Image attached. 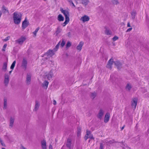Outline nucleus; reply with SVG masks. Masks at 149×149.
<instances>
[{
  "mask_svg": "<svg viewBox=\"0 0 149 149\" xmlns=\"http://www.w3.org/2000/svg\"><path fill=\"white\" fill-rule=\"evenodd\" d=\"M22 14L19 12H15L13 14V18L14 23L17 24H19L21 20Z\"/></svg>",
  "mask_w": 149,
  "mask_h": 149,
  "instance_id": "nucleus-1",
  "label": "nucleus"
},
{
  "mask_svg": "<svg viewBox=\"0 0 149 149\" xmlns=\"http://www.w3.org/2000/svg\"><path fill=\"white\" fill-rule=\"evenodd\" d=\"M138 99L137 97L133 98L131 101V106L132 108L134 110L136 107Z\"/></svg>",
  "mask_w": 149,
  "mask_h": 149,
  "instance_id": "nucleus-2",
  "label": "nucleus"
},
{
  "mask_svg": "<svg viewBox=\"0 0 149 149\" xmlns=\"http://www.w3.org/2000/svg\"><path fill=\"white\" fill-rule=\"evenodd\" d=\"M44 77L45 78H47L49 80H50L54 76L53 71L52 70L49 72H46L45 74Z\"/></svg>",
  "mask_w": 149,
  "mask_h": 149,
  "instance_id": "nucleus-3",
  "label": "nucleus"
},
{
  "mask_svg": "<svg viewBox=\"0 0 149 149\" xmlns=\"http://www.w3.org/2000/svg\"><path fill=\"white\" fill-rule=\"evenodd\" d=\"M10 75L7 74H4L3 83L6 86H7L9 83Z\"/></svg>",
  "mask_w": 149,
  "mask_h": 149,
  "instance_id": "nucleus-4",
  "label": "nucleus"
},
{
  "mask_svg": "<svg viewBox=\"0 0 149 149\" xmlns=\"http://www.w3.org/2000/svg\"><path fill=\"white\" fill-rule=\"evenodd\" d=\"M60 11L64 15L65 19H69V13L68 10H64L62 8H61Z\"/></svg>",
  "mask_w": 149,
  "mask_h": 149,
  "instance_id": "nucleus-5",
  "label": "nucleus"
},
{
  "mask_svg": "<svg viewBox=\"0 0 149 149\" xmlns=\"http://www.w3.org/2000/svg\"><path fill=\"white\" fill-rule=\"evenodd\" d=\"M31 74L28 73L27 74L25 81L26 84L27 85H29L31 84Z\"/></svg>",
  "mask_w": 149,
  "mask_h": 149,
  "instance_id": "nucleus-6",
  "label": "nucleus"
},
{
  "mask_svg": "<svg viewBox=\"0 0 149 149\" xmlns=\"http://www.w3.org/2000/svg\"><path fill=\"white\" fill-rule=\"evenodd\" d=\"M29 24V22L27 21L26 18H25L24 21L22 22V29L24 30L26 28Z\"/></svg>",
  "mask_w": 149,
  "mask_h": 149,
  "instance_id": "nucleus-7",
  "label": "nucleus"
},
{
  "mask_svg": "<svg viewBox=\"0 0 149 149\" xmlns=\"http://www.w3.org/2000/svg\"><path fill=\"white\" fill-rule=\"evenodd\" d=\"M26 39V38L23 36H22L18 39L16 40L15 42L16 43H18L19 45H22Z\"/></svg>",
  "mask_w": 149,
  "mask_h": 149,
  "instance_id": "nucleus-8",
  "label": "nucleus"
},
{
  "mask_svg": "<svg viewBox=\"0 0 149 149\" xmlns=\"http://www.w3.org/2000/svg\"><path fill=\"white\" fill-rule=\"evenodd\" d=\"M102 142L103 143H104L106 144L107 145L109 146H110L111 144L114 143L115 142L114 140H112L108 141L107 139L102 140Z\"/></svg>",
  "mask_w": 149,
  "mask_h": 149,
  "instance_id": "nucleus-9",
  "label": "nucleus"
},
{
  "mask_svg": "<svg viewBox=\"0 0 149 149\" xmlns=\"http://www.w3.org/2000/svg\"><path fill=\"white\" fill-rule=\"evenodd\" d=\"M113 63H114V61L113 59L112 58L110 59L108 61V63L106 66L107 68L111 69Z\"/></svg>",
  "mask_w": 149,
  "mask_h": 149,
  "instance_id": "nucleus-10",
  "label": "nucleus"
},
{
  "mask_svg": "<svg viewBox=\"0 0 149 149\" xmlns=\"http://www.w3.org/2000/svg\"><path fill=\"white\" fill-rule=\"evenodd\" d=\"M15 120L14 117H11L10 118L9 121V128L10 129L12 128L13 126V124Z\"/></svg>",
  "mask_w": 149,
  "mask_h": 149,
  "instance_id": "nucleus-11",
  "label": "nucleus"
},
{
  "mask_svg": "<svg viewBox=\"0 0 149 149\" xmlns=\"http://www.w3.org/2000/svg\"><path fill=\"white\" fill-rule=\"evenodd\" d=\"M27 64V61L25 59L23 58L22 61L21 67L25 70L26 69Z\"/></svg>",
  "mask_w": 149,
  "mask_h": 149,
  "instance_id": "nucleus-12",
  "label": "nucleus"
},
{
  "mask_svg": "<svg viewBox=\"0 0 149 149\" xmlns=\"http://www.w3.org/2000/svg\"><path fill=\"white\" fill-rule=\"evenodd\" d=\"M104 113V111L102 109H100L97 116V118L101 120L102 118Z\"/></svg>",
  "mask_w": 149,
  "mask_h": 149,
  "instance_id": "nucleus-13",
  "label": "nucleus"
},
{
  "mask_svg": "<svg viewBox=\"0 0 149 149\" xmlns=\"http://www.w3.org/2000/svg\"><path fill=\"white\" fill-rule=\"evenodd\" d=\"M114 63L118 69L119 70L122 68V64L119 61H114Z\"/></svg>",
  "mask_w": 149,
  "mask_h": 149,
  "instance_id": "nucleus-14",
  "label": "nucleus"
},
{
  "mask_svg": "<svg viewBox=\"0 0 149 149\" xmlns=\"http://www.w3.org/2000/svg\"><path fill=\"white\" fill-rule=\"evenodd\" d=\"M90 19L89 17L86 15H85L82 17L80 20L83 22H85L88 21Z\"/></svg>",
  "mask_w": 149,
  "mask_h": 149,
  "instance_id": "nucleus-15",
  "label": "nucleus"
},
{
  "mask_svg": "<svg viewBox=\"0 0 149 149\" xmlns=\"http://www.w3.org/2000/svg\"><path fill=\"white\" fill-rule=\"evenodd\" d=\"M42 149H46V143L45 140L43 139L41 141Z\"/></svg>",
  "mask_w": 149,
  "mask_h": 149,
  "instance_id": "nucleus-16",
  "label": "nucleus"
},
{
  "mask_svg": "<svg viewBox=\"0 0 149 149\" xmlns=\"http://www.w3.org/2000/svg\"><path fill=\"white\" fill-rule=\"evenodd\" d=\"M40 106V103L39 101L36 100L35 101V105L34 111H36L39 109Z\"/></svg>",
  "mask_w": 149,
  "mask_h": 149,
  "instance_id": "nucleus-17",
  "label": "nucleus"
},
{
  "mask_svg": "<svg viewBox=\"0 0 149 149\" xmlns=\"http://www.w3.org/2000/svg\"><path fill=\"white\" fill-rule=\"evenodd\" d=\"M55 52L53 50H53H49L46 53V54L47 56H52L54 54Z\"/></svg>",
  "mask_w": 149,
  "mask_h": 149,
  "instance_id": "nucleus-18",
  "label": "nucleus"
},
{
  "mask_svg": "<svg viewBox=\"0 0 149 149\" xmlns=\"http://www.w3.org/2000/svg\"><path fill=\"white\" fill-rule=\"evenodd\" d=\"M110 118V114L109 113H106L104 120V122L105 123H107L109 120Z\"/></svg>",
  "mask_w": 149,
  "mask_h": 149,
  "instance_id": "nucleus-19",
  "label": "nucleus"
},
{
  "mask_svg": "<svg viewBox=\"0 0 149 149\" xmlns=\"http://www.w3.org/2000/svg\"><path fill=\"white\" fill-rule=\"evenodd\" d=\"M72 144V139L70 138H68L67 140L66 146L69 148H70Z\"/></svg>",
  "mask_w": 149,
  "mask_h": 149,
  "instance_id": "nucleus-20",
  "label": "nucleus"
},
{
  "mask_svg": "<svg viewBox=\"0 0 149 149\" xmlns=\"http://www.w3.org/2000/svg\"><path fill=\"white\" fill-rule=\"evenodd\" d=\"M81 3L85 6H86L89 3V0H81Z\"/></svg>",
  "mask_w": 149,
  "mask_h": 149,
  "instance_id": "nucleus-21",
  "label": "nucleus"
},
{
  "mask_svg": "<svg viewBox=\"0 0 149 149\" xmlns=\"http://www.w3.org/2000/svg\"><path fill=\"white\" fill-rule=\"evenodd\" d=\"M83 45L84 42L82 41L80 42L77 47V49L80 51Z\"/></svg>",
  "mask_w": 149,
  "mask_h": 149,
  "instance_id": "nucleus-22",
  "label": "nucleus"
},
{
  "mask_svg": "<svg viewBox=\"0 0 149 149\" xmlns=\"http://www.w3.org/2000/svg\"><path fill=\"white\" fill-rule=\"evenodd\" d=\"M136 12V10H133L131 13V17L132 19H134L135 18Z\"/></svg>",
  "mask_w": 149,
  "mask_h": 149,
  "instance_id": "nucleus-23",
  "label": "nucleus"
},
{
  "mask_svg": "<svg viewBox=\"0 0 149 149\" xmlns=\"http://www.w3.org/2000/svg\"><path fill=\"white\" fill-rule=\"evenodd\" d=\"M87 136H88V138H90L91 139H94V138L93 135L91 134V132L90 131L87 130L86 132Z\"/></svg>",
  "mask_w": 149,
  "mask_h": 149,
  "instance_id": "nucleus-24",
  "label": "nucleus"
},
{
  "mask_svg": "<svg viewBox=\"0 0 149 149\" xmlns=\"http://www.w3.org/2000/svg\"><path fill=\"white\" fill-rule=\"evenodd\" d=\"M132 86L131 84L130 83H127L125 87V89L127 91H130L131 89Z\"/></svg>",
  "mask_w": 149,
  "mask_h": 149,
  "instance_id": "nucleus-25",
  "label": "nucleus"
},
{
  "mask_svg": "<svg viewBox=\"0 0 149 149\" xmlns=\"http://www.w3.org/2000/svg\"><path fill=\"white\" fill-rule=\"evenodd\" d=\"M7 63L5 62L3 63V65L2 70L4 72H6L7 69Z\"/></svg>",
  "mask_w": 149,
  "mask_h": 149,
  "instance_id": "nucleus-26",
  "label": "nucleus"
},
{
  "mask_svg": "<svg viewBox=\"0 0 149 149\" xmlns=\"http://www.w3.org/2000/svg\"><path fill=\"white\" fill-rule=\"evenodd\" d=\"M105 33L107 35H111L112 34L111 31L107 28H105Z\"/></svg>",
  "mask_w": 149,
  "mask_h": 149,
  "instance_id": "nucleus-27",
  "label": "nucleus"
},
{
  "mask_svg": "<svg viewBox=\"0 0 149 149\" xmlns=\"http://www.w3.org/2000/svg\"><path fill=\"white\" fill-rule=\"evenodd\" d=\"M48 84L49 82L45 80L42 84V85L43 87H45L46 88H47L48 87Z\"/></svg>",
  "mask_w": 149,
  "mask_h": 149,
  "instance_id": "nucleus-28",
  "label": "nucleus"
},
{
  "mask_svg": "<svg viewBox=\"0 0 149 149\" xmlns=\"http://www.w3.org/2000/svg\"><path fill=\"white\" fill-rule=\"evenodd\" d=\"M57 19L59 21H63L64 20V18L61 14H59L58 16Z\"/></svg>",
  "mask_w": 149,
  "mask_h": 149,
  "instance_id": "nucleus-29",
  "label": "nucleus"
},
{
  "mask_svg": "<svg viewBox=\"0 0 149 149\" xmlns=\"http://www.w3.org/2000/svg\"><path fill=\"white\" fill-rule=\"evenodd\" d=\"M96 95L97 94L95 92L91 93L90 97L92 99H94V98L96 97Z\"/></svg>",
  "mask_w": 149,
  "mask_h": 149,
  "instance_id": "nucleus-30",
  "label": "nucleus"
},
{
  "mask_svg": "<svg viewBox=\"0 0 149 149\" xmlns=\"http://www.w3.org/2000/svg\"><path fill=\"white\" fill-rule=\"evenodd\" d=\"M2 9L3 11V13H9V11L7 9V8L5 7L4 6H3L2 7Z\"/></svg>",
  "mask_w": 149,
  "mask_h": 149,
  "instance_id": "nucleus-31",
  "label": "nucleus"
},
{
  "mask_svg": "<svg viewBox=\"0 0 149 149\" xmlns=\"http://www.w3.org/2000/svg\"><path fill=\"white\" fill-rule=\"evenodd\" d=\"M60 41L59 42L58 44L56 45L55 48L53 49V50H54V51L56 52L57 51L60 45Z\"/></svg>",
  "mask_w": 149,
  "mask_h": 149,
  "instance_id": "nucleus-32",
  "label": "nucleus"
},
{
  "mask_svg": "<svg viewBox=\"0 0 149 149\" xmlns=\"http://www.w3.org/2000/svg\"><path fill=\"white\" fill-rule=\"evenodd\" d=\"M70 19H65V22L63 24V26H65L69 22Z\"/></svg>",
  "mask_w": 149,
  "mask_h": 149,
  "instance_id": "nucleus-33",
  "label": "nucleus"
},
{
  "mask_svg": "<svg viewBox=\"0 0 149 149\" xmlns=\"http://www.w3.org/2000/svg\"><path fill=\"white\" fill-rule=\"evenodd\" d=\"M7 99H4V107L3 109H6L7 108Z\"/></svg>",
  "mask_w": 149,
  "mask_h": 149,
  "instance_id": "nucleus-34",
  "label": "nucleus"
},
{
  "mask_svg": "<svg viewBox=\"0 0 149 149\" xmlns=\"http://www.w3.org/2000/svg\"><path fill=\"white\" fill-rule=\"evenodd\" d=\"M40 29V27H38L35 31L34 32H33V33L34 34V37H36V35L37 33L38 32V31Z\"/></svg>",
  "mask_w": 149,
  "mask_h": 149,
  "instance_id": "nucleus-35",
  "label": "nucleus"
},
{
  "mask_svg": "<svg viewBox=\"0 0 149 149\" xmlns=\"http://www.w3.org/2000/svg\"><path fill=\"white\" fill-rule=\"evenodd\" d=\"M81 130V129L80 127L78 128L77 131V136H80V135Z\"/></svg>",
  "mask_w": 149,
  "mask_h": 149,
  "instance_id": "nucleus-36",
  "label": "nucleus"
},
{
  "mask_svg": "<svg viewBox=\"0 0 149 149\" xmlns=\"http://www.w3.org/2000/svg\"><path fill=\"white\" fill-rule=\"evenodd\" d=\"M15 63H16V61H15L13 62V63L12 64V65L10 66V68L11 69H12V70L13 69L15 66Z\"/></svg>",
  "mask_w": 149,
  "mask_h": 149,
  "instance_id": "nucleus-37",
  "label": "nucleus"
},
{
  "mask_svg": "<svg viewBox=\"0 0 149 149\" xmlns=\"http://www.w3.org/2000/svg\"><path fill=\"white\" fill-rule=\"evenodd\" d=\"M71 45V43L69 41L67 42L66 45V48H68L70 47Z\"/></svg>",
  "mask_w": 149,
  "mask_h": 149,
  "instance_id": "nucleus-38",
  "label": "nucleus"
},
{
  "mask_svg": "<svg viewBox=\"0 0 149 149\" xmlns=\"http://www.w3.org/2000/svg\"><path fill=\"white\" fill-rule=\"evenodd\" d=\"M111 79L114 81H116V78H115V77H114L113 75H111L110 76Z\"/></svg>",
  "mask_w": 149,
  "mask_h": 149,
  "instance_id": "nucleus-39",
  "label": "nucleus"
},
{
  "mask_svg": "<svg viewBox=\"0 0 149 149\" xmlns=\"http://www.w3.org/2000/svg\"><path fill=\"white\" fill-rule=\"evenodd\" d=\"M112 2L114 4L117 5L119 3V2L117 0H112Z\"/></svg>",
  "mask_w": 149,
  "mask_h": 149,
  "instance_id": "nucleus-40",
  "label": "nucleus"
},
{
  "mask_svg": "<svg viewBox=\"0 0 149 149\" xmlns=\"http://www.w3.org/2000/svg\"><path fill=\"white\" fill-rule=\"evenodd\" d=\"M101 142L100 143V149H103V145L104 143H103L102 142V140L101 141Z\"/></svg>",
  "mask_w": 149,
  "mask_h": 149,
  "instance_id": "nucleus-41",
  "label": "nucleus"
},
{
  "mask_svg": "<svg viewBox=\"0 0 149 149\" xmlns=\"http://www.w3.org/2000/svg\"><path fill=\"white\" fill-rule=\"evenodd\" d=\"M61 29L59 27L57 29V30L56 31V33L57 35L61 31Z\"/></svg>",
  "mask_w": 149,
  "mask_h": 149,
  "instance_id": "nucleus-42",
  "label": "nucleus"
},
{
  "mask_svg": "<svg viewBox=\"0 0 149 149\" xmlns=\"http://www.w3.org/2000/svg\"><path fill=\"white\" fill-rule=\"evenodd\" d=\"M0 141L2 146L4 147H6L5 144L4 143L3 141L2 140L1 138H0Z\"/></svg>",
  "mask_w": 149,
  "mask_h": 149,
  "instance_id": "nucleus-43",
  "label": "nucleus"
},
{
  "mask_svg": "<svg viewBox=\"0 0 149 149\" xmlns=\"http://www.w3.org/2000/svg\"><path fill=\"white\" fill-rule=\"evenodd\" d=\"M65 42L64 41V40H62V42H61V46L62 47H63L64 46V45H65Z\"/></svg>",
  "mask_w": 149,
  "mask_h": 149,
  "instance_id": "nucleus-44",
  "label": "nucleus"
},
{
  "mask_svg": "<svg viewBox=\"0 0 149 149\" xmlns=\"http://www.w3.org/2000/svg\"><path fill=\"white\" fill-rule=\"evenodd\" d=\"M7 46V44H5L3 46V48H2V51H5V49Z\"/></svg>",
  "mask_w": 149,
  "mask_h": 149,
  "instance_id": "nucleus-45",
  "label": "nucleus"
},
{
  "mask_svg": "<svg viewBox=\"0 0 149 149\" xmlns=\"http://www.w3.org/2000/svg\"><path fill=\"white\" fill-rule=\"evenodd\" d=\"M118 39V37L117 36H114L112 40L113 41H115Z\"/></svg>",
  "mask_w": 149,
  "mask_h": 149,
  "instance_id": "nucleus-46",
  "label": "nucleus"
},
{
  "mask_svg": "<svg viewBox=\"0 0 149 149\" xmlns=\"http://www.w3.org/2000/svg\"><path fill=\"white\" fill-rule=\"evenodd\" d=\"M123 147V149H130V148L127 146L125 145H124V146Z\"/></svg>",
  "mask_w": 149,
  "mask_h": 149,
  "instance_id": "nucleus-47",
  "label": "nucleus"
},
{
  "mask_svg": "<svg viewBox=\"0 0 149 149\" xmlns=\"http://www.w3.org/2000/svg\"><path fill=\"white\" fill-rule=\"evenodd\" d=\"M10 37L9 36L6 37L3 40L5 41H6L9 40Z\"/></svg>",
  "mask_w": 149,
  "mask_h": 149,
  "instance_id": "nucleus-48",
  "label": "nucleus"
},
{
  "mask_svg": "<svg viewBox=\"0 0 149 149\" xmlns=\"http://www.w3.org/2000/svg\"><path fill=\"white\" fill-rule=\"evenodd\" d=\"M132 29V28H129L127 29V30L126 31V32H130Z\"/></svg>",
  "mask_w": 149,
  "mask_h": 149,
  "instance_id": "nucleus-49",
  "label": "nucleus"
},
{
  "mask_svg": "<svg viewBox=\"0 0 149 149\" xmlns=\"http://www.w3.org/2000/svg\"><path fill=\"white\" fill-rule=\"evenodd\" d=\"M71 33L70 32H69L67 33V35L68 37H71Z\"/></svg>",
  "mask_w": 149,
  "mask_h": 149,
  "instance_id": "nucleus-50",
  "label": "nucleus"
},
{
  "mask_svg": "<svg viewBox=\"0 0 149 149\" xmlns=\"http://www.w3.org/2000/svg\"><path fill=\"white\" fill-rule=\"evenodd\" d=\"M88 138V136H87V134H86L84 137L85 140H86Z\"/></svg>",
  "mask_w": 149,
  "mask_h": 149,
  "instance_id": "nucleus-51",
  "label": "nucleus"
},
{
  "mask_svg": "<svg viewBox=\"0 0 149 149\" xmlns=\"http://www.w3.org/2000/svg\"><path fill=\"white\" fill-rule=\"evenodd\" d=\"M49 149H52V145L51 144H50L49 146Z\"/></svg>",
  "mask_w": 149,
  "mask_h": 149,
  "instance_id": "nucleus-52",
  "label": "nucleus"
},
{
  "mask_svg": "<svg viewBox=\"0 0 149 149\" xmlns=\"http://www.w3.org/2000/svg\"><path fill=\"white\" fill-rule=\"evenodd\" d=\"M127 27H131V26L130 25V22H128L127 24Z\"/></svg>",
  "mask_w": 149,
  "mask_h": 149,
  "instance_id": "nucleus-53",
  "label": "nucleus"
},
{
  "mask_svg": "<svg viewBox=\"0 0 149 149\" xmlns=\"http://www.w3.org/2000/svg\"><path fill=\"white\" fill-rule=\"evenodd\" d=\"M20 149H26V148H24L23 146L21 145L20 147Z\"/></svg>",
  "mask_w": 149,
  "mask_h": 149,
  "instance_id": "nucleus-54",
  "label": "nucleus"
},
{
  "mask_svg": "<svg viewBox=\"0 0 149 149\" xmlns=\"http://www.w3.org/2000/svg\"><path fill=\"white\" fill-rule=\"evenodd\" d=\"M53 104L55 105L56 104V101L55 100H53Z\"/></svg>",
  "mask_w": 149,
  "mask_h": 149,
  "instance_id": "nucleus-55",
  "label": "nucleus"
},
{
  "mask_svg": "<svg viewBox=\"0 0 149 149\" xmlns=\"http://www.w3.org/2000/svg\"><path fill=\"white\" fill-rule=\"evenodd\" d=\"M70 3V4L72 2V0H67Z\"/></svg>",
  "mask_w": 149,
  "mask_h": 149,
  "instance_id": "nucleus-56",
  "label": "nucleus"
},
{
  "mask_svg": "<svg viewBox=\"0 0 149 149\" xmlns=\"http://www.w3.org/2000/svg\"><path fill=\"white\" fill-rule=\"evenodd\" d=\"M70 4H72V5L74 7H75V5H74V3H73L72 2L71 3H70Z\"/></svg>",
  "mask_w": 149,
  "mask_h": 149,
  "instance_id": "nucleus-57",
  "label": "nucleus"
},
{
  "mask_svg": "<svg viewBox=\"0 0 149 149\" xmlns=\"http://www.w3.org/2000/svg\"><path fill=\"white\" fill-rule=\"evenodd\" d=\"M125 125H124L123 127H122V128H121V130H123L124 129V127H125Z\"/></svg>",
  "mask_w": 149,
  "mask_h": 149,
  "instance_id": "nucleus-58",
  "label": "nucleus"
},
{
  "mask_svg": "<svg viewBox=\"0 0 149 149\" xmlns=\"http://www.w3.org/2000/svg\"><path fill=\"white\" fill-rule=\"evenodd\" d=\"M12 70H11L9 72V74H11V72H12Z\"/></svg>",
  "mask_w": 149,
  "mask_h": 149,
  "instance_id": "nucleus-59",
  "label": "nucleus"
},
{
  "mask_svg": "<svg viewBox=\"0 0 149 149\" xmlns=\"http://www.w3.org/2000/svg\"><path fill=\"white\" fill-rule=\"evenodd\" d=\"M1 149H6L5 148H2Z\"/></svg>",
  "mask_w": 149,
  "mask_h": 149,
  "instance_id": "nucleus-60",
  "label": "nucleus"
},
{
  "mask_svg": "<svg viewBox=\"0 0 149 149\" xmlns=\"http://www.w3.org/2000/svg\"><path fill=\"white\" fill-rule=\"evenodd\" d=\"M55 141H56L57 142V140H56V139L55 140Z\"/></svg>",
  "mask_w": 149,
  "mask_h": 149,
  "instance_id": "nucleus-61",
  "label": "nucleus"
},
{
  "mask_svg": "<svg viewBox=\"0 0 149 149\" xmlns=\"http://www.w3.org/2000/svg\"><path fill=\"white\" fill-rule=\"evenodd\" d=\"M44 1H46L47 0H43Z\"/></svg>",
  "mask_w": 149,
  "mask_h": 149,
  "instance_id": "nucleus-62",
  "label": "nucleus"
}]
</instances>
